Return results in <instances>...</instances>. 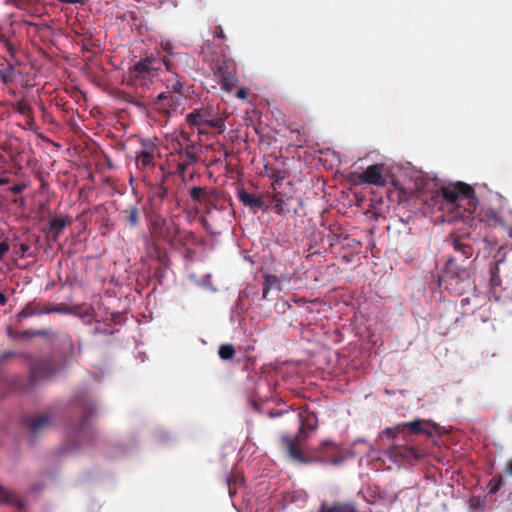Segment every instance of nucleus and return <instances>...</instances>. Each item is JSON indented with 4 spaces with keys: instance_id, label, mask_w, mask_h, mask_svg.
<instances>
[{
    "instance_id": "nucleus-32",
    "label": "nucleus",
    "mask_w": 512,
    "mask_h": 512,
    "mask_svg": "<svg viewBox=\"0 0 512 512\" xmlns=\"http://www.w3.org/2000/svg\"><path fill=\"white\" fill-rule=\"evenodd\" d=\"M318 512H357L354 507L351 506H345V505H333L330 507H327L325 505H322L320 510Z\"/></svg>"
},
{
    "instance_id": "nucleus-14",
    "label": "nucleus",
    "mask_w": 512,
    "mask_h": 512,
    "mask_svg": "<svg viewBox=\"0 0 512 512\" xmlns=\"http://www.w3.org/2000/svg\"><path fill=\"white\" fill-rule=\"evenodd\" d=\"M57 369V363L52 357H45L34 361V383L36 380L50 378L56 373Z\"/></svg>"
},
{
    "instance_id": "nucleus-39",
    "label": "nucleus",
    "mask_w": 512,
    "mask_h": 512,
    "mask_svg": "<svg viewBox=\"0 0 512 512\" xmlns=\"http://www.w3.org/2000/svg\"><path fill=\"white\" fill-rule=\"evenodd\" d=\"M503 473L506 475V476H509V477H512V458L509 459L506 463H505V466L503 468Z\"/></svg>"
},
{
    "instance_id": "nucleus-24",
    "label": "nucleus",
    "mask_w": 512,
    "mask_h": 512,
    "mask_svg": "<svg viewBox=\"0 0 512 512\" xmlns=\"http://www.w3.org/2000/svg\"><path fill=\"white\" fill-rule=\"evenodd\" d=\"M166 91L183 94V81L177 74L172 73V75L166 79Z\"/></svg>"
},
{
    "instance_id": "nucleus-36",
    "label": "nucleus",
    "mask_w": 512,
    "mask_h": 512,
    "mask_svg": "<svg viewBox=\"0 0 512 512\" xmlns=\"http://www.w3.org/2000/svg\"><path fill=\"white\" fill-rule=\"evenodd\" d=\"M155 250L157 253V260L159 261V263L163 266H166L168 264V255H167L166 251L160 250L157 247Z\"/></svg>"
},
{
    "instance_id": "nucleus-18",
    "label": "nucleus",
    "mask_w": 512,
    "mask_h": 512,
    "mask_svg": "<svg viewBox=\"0 0 512 512\" xmlns=\"http://www.w3.org/2000/svg\"><path fill=\"white\" fill-rule=\"evenodd\" d=\"M53 426V412L46 411L34 415V436L40 432L50 429Z\"/></svg>"
},
{
    "instance_id": "nucleus-15",
    "label": "nucleus",
    "mask_w": 512,
    "mask_h": 512,
    "mask_svg": "<svg viewBox=\"0 0 512 512\" xmlns=\"http://www.w3.org/2000/svg\"><path fill=\"white\" fill-rule=\"evenodd\" d=\"M156 147L152 143H144L143 149L136 156V165L140 170H145L155 166Z\"/></svg>"
},
{
    "instance_id": "nucleus-46",
    "label": "nucleus",
    "mask_w": 512,
    "mask_h": 512,
    "mask_svg": "<svg viewBox=\"0 0 512 512\" xmlns=\"http://www.w3.org/2000/svg\"><path fill=\"white\" fill-rule=\"evenodd\" d=\"M24 421V425L25 427L27 428L28 431H32V418L30 417H25L23 419Z\"/></svg>"
},
{
    "instance_id": "nucleus-9",
    "label": "nucleus",
    "mask_w": 512,
    "mask_h": 512,
    "mask_svg": "<svg viewBox=\"0 0 512 512\" xmlns=\"http://www.w3.org/2000/svg\"><path fill=\"white\" fill-rule=\"evenodd\" d=\"M312 457L308 460L310 462L316 461L321 463H329L339 465L345 460L343 449L330 440L322 441L318 448L312 450Z\"/></svg>"
},
{
    "instance_id": "nucleus-4",
    "label": "nucleus",
    "mask_w": 512,
    "mask_h": 512,
    "mask_svg": "<svg viewBox=\"0 0 512 512\" xmlns=\"http://www.w3.org/2000/svg\"><path fill=\"white\" fill-rule=\"evenodd\" d=\"M300 419V428L294 437L282 435L280 443L282 449L294 461L307 464L308 458L305 457L300 450V442L307 438L306 430L314 431L318 427V418L315 412L308 409V407H301L298 413Z\"/></svg>"
},
{
    "instance_id": "nucleus-45",
    "label": "nucleus",
    "mask_w": 512,
    "mask_h": 512,
    "mask_svg": "<svg viewBox=\"0 0 512 512\" xmlns=\"http://www.w3.org/2000/svg\"><path fill=\"white\" fill-rule=\"evenodd\" d=\"M236 480L233 478L228 479V489L230 496H233L236 493V490L232 487V484L235 483Z\"/></svg>"
},
{
    "instance_id": "nucleus-30",
    "label": "nucleus",
    "mask_w": 512,
    "mask_h": 512,
    "mask_svg": "<svg viewBox=\"0 0 512 512\" xmlns=\"http://www.w3.org/2000/svg\"><path fill=\"white\" fill-rule=\"evenodd\" d=\"M267 175L274 180L275 184H279L285 178V172L273 167L265 166Z\"/></svg>"
},
{
    "instance_id": "nucleus-26",
    "label": "nucleus",
    "mask_w": 512,
    "mask_h": 512,
    "mask_svg": "<svg viewBox=\"0 0 512 512\" xmlns=\"http://www.w3.org/2000/svg\"><path fill=\"white\" fill-rule=\"evenodd\" d=\"M128 225L133 228L139 224V211L136 206H130L123 211Z\"/></svg>"
},
{
    "instance_id": "nucleus-17",
    "label": "nucleus",
    "mask_w": 512,
    "mask_h": 512,
    "mask_svg": "<svg viewBox=\"0 0 512 512\" xmlns=\"http://www.w3.org/2000/svg\"><path fill=\"white\" fill-rule=\"evenodd\" d=\"M238 198L243 203V205L251 208V209H261L266 210L267 207L264 204V201L260 196L255 194L248 193L244 188L238 190Z\"/></svg>"
},
{
    "instance_id": "nucleus-25",
    "label": "nucleus",
    "mask_w": 512,
    "mask_h": 512,
    "mask_svg": "<svg viewBox=\"0 0 512 512\" xmlns=\"http://www.w3.org/2000/svg\"><path fill=\"white\" fill-rule=\"evenodd\" d=\"M8 335L11 337L15 342H21L22 340L31 341L32 339V333L29 329L20 331L17 328L14 329L12 327L8 328Z\"/></svg>"
},
{
    "instance_id": "nucleus-47",
    "label": "nucleus",
    "mask_w": 512,
    "mask_h": 512,
    "mask_svg": "<svg viewBox=\"0 0 512 512\" xmlns=\"http://www.w3.org/2000/svg\"><path fill=\"white\" fill-rule=\"evenodd\" d=\"M162 62L164 63V65L166 66V69L170 72H172V69H173V65L171 63V61L169 59H162Z\"/></svg>"
},
{
    "instance_id": "nucleus-31",
    "label": "nucleus",
    "mask_w": 512,
    "mask_h": 512,
    "mask_svg": "<svg viewBox=\"0 0 512 512\" xmlns=\"http://www.w3.org/2000/svg\"><path fill=\"white\" fill-rule=\"evenodd\" d=\"M219 357L223 360H230L235 355V349L231 344H223L218 350Z\"/></svg>"
},
{
    "instance_id": "nucleus-38",
    "label": "nucleus",
    "mask_w": 512,
    "mask_h": 512,
    "mask_svg": "<svg viewBox=\"0 0 512 512\" xmlns=\"http://www.w3.org/2000/svg\"><path fill=\"white\" fill-rule=\"evenodd\" d=\"M16 353L11 351H1L0 352V364L8 360L9 358L15 356Z\"/></svg>"
},
{
    "instance_id": "nucleus-1",
    "label": "nucleus",
    "mask_w": 512,
    "mask_h": 512,
    "mask_svg": "<svg viewBox=\"0 0 512 512\" xmlns=\"http://www.w3.org/2000/svg\"><path fill=\"white\" fill-rule=\"evenodd\" d=\"M477 202L474 189L463 182L441 187L430 199V205H439V209L447 210L462 220L471 216Z\"/></svg>"
},
{
    "instance_id": "nucleus-20",
    "label": "nucleus",
    "mask_w": 512,
    "mask_h": 512,
    "mask_svg": "<svg viewBox=\"0 0 512 512\" xmlns=\"http://www.w3.org/2000/svg\"><path fill=\"white\" fill-rule=\"evenodd\" d=\"M155 62V58L146 57L145 59L140 60L133 66L131 73L135 78H140L146 73H149L151 70L157 69L154 66Z\"/></svg>"
},
{
    "instance_id": "nucleus-16",
    "label": "nucleus",
    "mask_w": 512,
    "mask_h": 512,
    "mask_svg": "<svg viewBox=\"0 0 512 512\" xmlns=\"http://www.w3.org/2000/svg\"><path fill=\"white\" fill-rule=\"evenodd\" d=\"M451 244L454 248V253L449 258L459 257L458 264L463 265V262L473 256V247L470 244L463 242L459 237H454Z\"/></svg>"
},
{
    "instance_id": "nucleus-53",
    "label": "nucleus",
    "mask_w": 512,
    "mask_h": 512,
    "mask_svg": "<svg viewBox=\"0 0 512 512\" xmlns=\"http://www.w3.org/2000/svg\"><path fill=\"white\" fill-rule=\"evenodd\" d=\"M386 433H387L388 436H390L392 438L395 437V432H394L393 429H390V428L386 429Z\"/></svg>"
},
{
    "instance_id": "nucleus-34",
    "label": "nucleus",
    "mask_w": 512,
    "mask_h": 512,
    "mask_svg": "<svg viewBox=\"0 0 512 512\" xmlns=\"http://www.w3.org/2000/svg\"><path fill=\"white\" fill-rule=\"evenodd\" d=\"M484 217H485V220L490 224H500L501 223L500 216L498 215V213L496 211H494L492 209L485 211Z\"/></svg>"
},
{
    "instance_id": "nucleus-11",
    "label": "nucleus",
    "mask_w": 512,
    "mask_h": 512,
    "mask_svg": "<svg viewBox=\"0 0 512 512\" xmlns=\"http://www.w3.org/2000/svg\"><path fill=\"white\" fill-rule=\"evenodd\" d=\"M383 170V164H373L354 176L360 184L384 187L387 184V179L383 174Z\"/></svg>"
},
{
    "instance_id": "nucleus-19",
    "label": "nucleus",
    "mask_w": 512,
    "mask_h": 512,
    "mask_svg": "<svg viewBox=\"0 0 512 512\" xmlns=\"http://www.w3.org/2000/svg\"><path fill=\"white\" fill-rule=\"evenodd\" d=\"M0 502L15 506L19 510L24 507L23 500L14 491L2 486H0Z\"/></svg>"
},
{
    "instance_id": "nucleus-6",
    "label": "nucleus",
    "mask_w": 512,
    "mask_h": 512,
    "mask_svg": "<svg viewBox=\"0 0 512 512\" xmlns=\"http://www.w3.org/2000/svg\"><path fill=\"white\" fill-rule=\"evenodd\" d=\"M150 235L158 240L173 244L180 234V226L174 217H166L163 213H146Z\"/></svg>"
},
{
    "instance_id": "nucleus-5",
    "label": "nucleus",
    "mask_w": 512,
    "mask_h": 512,
    "mask_svg": "<svg viewBox=\"0 0 512 512\" xmlns=\"http://www.w3.org/2000/svg\"><path fill=\"white\" fill-rule=\"evenodd\" d=\"M459 257L448 258L442 275L438 277V286L454 296H462L474 289V281L466 266L458 264Z\"/></svg>"
},
{
    "instance_id": "nucleus-41",
    "label": "nucleus",
    "mask_w": 512,
    "mask_h": 512,
    "mask_svg": "<svg viewBox=\"0 0 512 512\" xmlns=\"http://www.w3.org/2000/svg\"><path fill=\"white\" fill-rule=\"evenodd\" d=\"M218 151L224 158H228L230 156V152L224 144H218Z\"/></svg>"
},
{
    "instance_id": "nucleus-52",
    "label": "nucleus",
    "mask_w": 512,
    "mask_h": 512,
    "mask_svg": "<svg viewBox=\"0 0 512 512\" xmlns=\"http://www.w3.org/2000/svg\"><path fill=\"white\" fill-rule=\"evenodd\" d=\"M46 334H47V333H46L45 331H43V330H39V331H34L33 336H34V337H35V336H44V335H46Z\"/></svg>"
},
{
    "instance_id": "nucleus-22",
    "label": "nucleus",
    "mask_w": 512,
    "mask_h": 512,
    "mask_svg": "<svg viewBox=\"0 0 512 512\" xmlns=\"http://www.w3.org/2000/svg\"><path fill=\"white\" fill-rule=\"evenodd\" d=\"M272 209L278 215H285L290 212L287 201H285L280 192L274 193L272 197Z\"/></svg>"
},
{
    "instance_id": "nucleus-12",
    "label": "nucleus",
    "mask_w": 512,
    "mask_h": 512,
    "mask_svg": "<svg viewBox=\"0 0 512 512\" xmlns=\"http://www.w3.org/2000/svg\"><path fill=\"white\" fill-rule=\"evenodd\" d=\"M184 101V94L168 91L159 93L153 101L154 108L161 113L169 114L175 111Z\"/></svg>"
},
{
    "instance_id": "nucleus-40",
    "label": "nucleus",
    "mask_w": 512,
    "mask_h": 512,
    "mask_svg": "<svg viewBox=\"0 0 512 512\" xmlns=\"http://www.w3.org/2000/svg\"><path fill=\"white\" fill-rule=\"evenodd\" d=\"M9 249H10V246L6 241H3L0 243V260L9 251Z\"/></svg>"
},
{
    "instance_id": "nucleus-21",
    "label": "nucleus",
    "mask_w": 512,
    "mask_h": 512,
    "mask_svg": "<svg viewBox=\"0 0 512 512\" xmlns=\"http://www.w3.org/2000/svg\"><path fill=\"white\" fill-rule=\"evenodd\" d=\"M282 290L281 279L276 275L266 274L264 275L262 298L267 299V296L271 290Z\"/></svg>"
},
{
    "instance_id": "nucleus-29",
    "label": "nucleus",
    "mask_w": 512,
    "mask_h": 512,
    "mask_svg": "<svg viewBox=\"0 0 512 512\" xmlns=\"http://www.w3.org/2000/svg\"><path fill=\"white\" fill-rule=\"evenodd\" d=\"M50 312H56V313H72V310L70 307H68L65 304H59L55 307H51L48 309H37L34 307V314H43V313H50Z\"/></svg>"
},
{
    "instance_id": "nucleus-51",
    "label": "nucleus",
    "mask_w": 512,
    "mask_h": 512,
    "mask_svg": "<svg viewBox=\"0 0 512 512\" xmlns=\"http://www.w3.org/2000/svg\"><path fill=\"white\" fill-rule=\"evenodd\" d=\"M268 415H269V417H270V418H274V417H277V416L282 415V412H273V411H270V412L268 413Z\"/></svg>"
},
{
    "instance_id": "nucleus-43",
    "label": "nucleus",
    "mask_w": 512,
    "mask_h": 512,
    "mask_svg": "<svg viewBox=\"0 0 512 512\" xmlns=\"http://www.w3.org/2000/svg\"><path fill=\"white\" fill-rule=\"evenodd\" d=\"M86 0H59L62 4H81L84 5Z\"/></svg>"
},
{
    "instance_id": "nucleus-55",
    "label": "nucleus",
    "mask_w": 512,
    "mask_h": 512,
    "mask_svg": "<svg viewBox=\"0 0 512 512\" xmlns=\"http://www.w3.org/2000/svg\"><path fill=\"white\" fill-rule=\"evenodd\" d=\"M468 303H469V298H463V299L461 300V304H462V306H464L465 304H468Z\"/></svg>"
},
{
    "instance_id": "nucleus-54",
    "label": "nucleus",
    "mask_w": 512,
    "mask_h": 512,
    "mask_svg": "<svg viewBox=\"0 0 512 512\" xmlns=\"http://www.w3.org/2000/svg\"><path fill=\"white\" fill-rule=\"evenodd\" d=\"M211 47V43L209 41L205 42L204 45H203V50L204 49H209Z\"/></svg>"
},
{
    "instance_id": "nucleus-49",
    "label": "nucleus",
    "mask_w": 512,
    "mask_h": 512,
    "mask_svg": "<svg viewBox=\"0 0 512 512\" xmlns=\"http://www.w3.org/2000/svg\"><path fill=\"white\" fill-rule=\"evenodd\" d=\"M7 301L6 295L0 292V305H4Z\"/></svg>"
},
{
    "instance_id": "nucleus-56",
    "label": "nucleus",
    "mask_w": 512,
    "mask_h": 512,
    "mask_svg": "<svg viewBox=\"0 0 512 512\" xmlns=\"http://www.w3.org/2000/svg\"><path fill=\"white\" fill-rule=\"evenodd\" d=\"M28 374H29V377L31 378L32 377V365L29 363V367H28Z\"/></svg>"
},
{
    "instance_id": "nucleus-35",
    "label": "nucleus",
    "mask_w": 512,
    "mask_h": 512,
    "mask_svg": "<svg viewBox=\"0 0 512 512\" xmlns=\"http://www.w3.org/2000/svg\"><path fill=\"white\" fill-rule=\"evenodd\" d=\"M18 110L22 114H27L26 124L29 128H32V117L29 115L30 108L26 104L19 103L18 104Z\"/></svg>"
},
{
    "instance_id": "nucleus-42",
    "label": "nucleus",
    "mask_w": 512,
    "mask_h": 512,
    "mask_svg": "<svg viewBox=\"0 0 512 512\" xmlns=\"http://www.w3.org/2000/svg\"><path fill=\"white\" fill-rule=\"evenodd\" d=\"M214 37L224 39L225 34L221 26H217L214 31Z\"/></svg>"
},
{
    "instance_id": "nucleus-50",
    "label": "nucleus",
    "mask_w": 512,
    "mask_h": 512,
    "mask_svg": "<svg viewBox=\"0 0 512 512\" xmlns=\"http://www.w3.org/2000/svg\"><path fill=\"white\" fill-rule=\"evenodd\" d=\"M180 137L183 141L188 142L189 141V135L186 132H181Z\"/></svg>"
},
{
    "instance_id": "nucleus-28",
    "label": "nucleus",
    "mask_w": 512,
    "mask_h": 512,
    "mask_svg": "<svg viewBox=\"0 0 512 512\" xmlns=\"http://www.w3.org/2000/svg\"><path fill=\"white\" fill-rule=\"evenodd\" d=\"M403 427H407L413 434H431L428 430L423 428V421L420 419L406 422L403 424Z\"/></svg>"
},
{
    "instance_id": "nucleus-33",
    "label": "nucleus",
    "mask_w": 512,
    "mask_h": 512,
    "mask_svg": "<svg viewBox=\"0 0 512 512\" xmlns=\"http://www.w3.org/2000/svg\"><path fill=\"white\" fill-rule=\"evenodd\" d=\"M14 254L19 257L29 256L30 245L25 242H20L14 245Z\"/></svg>"
},
{
    "instance_id": "nucleus-10",
    "label": "nucleus",
    "mask_w": 512,
    "mask_h": 512,
    "mask_svg": "<svg viewBox=\"0 0 512 512\" xmlns=\"http://www.w3.org/2000/svg\"><path fill=\"white\" fill-rule=\"evenodd\" d=\"M169 177V173H163L159 182L151 184L148 195L149 207L146 213H162L164 202L169 197V187L167 185Z\"/></svg>"
},
{
    "instance_id": "nucleus-23",
    "label": "nucleus",
    "mask_w": 512,
    "mask_h": 512,
    "mask_svg": "<svg viewBox=\"0 0 512 512\" xmlns=\"http://www.w3.org/2000/svg\"><path fill=\"white\" fill-rule=\"evenodd\" d=\"M190 197L193 201L200 204L208 205L211 197L206 188L195 186L190 190Z\"/></svg>"
},
{
    "instance_id": "nucleus-3",
    "label": "nucleus",
    "mask_w": 512,
    "mask_h": 512,
    "mask_svg": "<svg viewBox=\"0 0 512 512\" xmlns=\"http://www.w3.org/2000/svg\"><path fill=\"white\" fill-rule=\"evenodd\" d=\"M37 179L40 182V189L37 193V212L41 220L47 219V222L39 229L47 241L57 242L66 227L67 219L52 215L50 202L53 193L50 191L48 184L44 182L42 176H38Z\"/></svg>"
},
{
    "instance_id": "nucleus-13",
    "label": "nucleus",
    "mask_w": 512,
    "mask_h": 512,
    "mask_svg": "<svg viewBox=\"0 0 512 512\" xmlns=\"http://www.w3.org/2000/svg\"><path fill=\"white\" fill-rule=\"evenodd\" d=\"M195 149V144L183 146L181 142H178V147H175V151L179 158L177 163V172L179 175L184 176L187 168L198 161Z\"/></svg>"
},
{
    "instance_id": "nucleus-7",
    "label": "nucleus",
    "mask_w": 512,
    "mask_h": 512,
    "mask_svg": "<svg viewBox=\"0 0 512 512\" xmlns=\"http://www.w3.org/2000/svg\"><path fill=\"white\" fill-rule=\"evenodd\" d=\"M186 121L191 126H195L200 134L206 133L202 126H209L219 130L222 133L225 129L224 118L220 117L212 106L194 109L186 115Z\"/></svg>"
},
{
    "instance_id": "nucleus-8",
    "label": "nucleus",
    "mask_w": 512,
    "mask_h": 512,
    "mask_svg": "<svg viewBox=\"0 0 512 512\" xmlns=\"http://www.w3.org/2000/svg\"><path fill=\"white\" fill-rule=\"evenodd\" d=\"M211 69L219 80L222 90L227 92L232 91L237 84L235 61L222 53L213 61Z\"/></svg>"
},
{
    "instance_id": "nucleus-37",
    "label": "nucleus",
    "mask_w": 512,
    "mask_h": 512,
    "mask_svg": "<svg viewBox=\"0 0 512 512\" xmlns=\"http://www.w3.org/2000/svg\"><path fill=\"white\" fill-rule=\"evenodd\" d=\"M30 303L18 314V322L20 323L24 318H28L32 315V309Z\"/></svg>"
},
{
    "instance_id": "nucleus-27",
    "label": "nucleus",
    "mask_w": 512,
    "mask_h": 512,
    "mask_svg": "<svg viewBox=\"0 0 512 512\" xmlns=\"http://www.w3.org/2000/svg\"><path fill=\"white\" fill-rule=\"evenodd\" d=\"M505 485V480L502 474H496L489 481L487 488L490 494H496Z\"/></svg>"
},
{
    "instance_id": "nucleus-48",
    "label": "nucleus",
    "mask_w": 512,
    "mask_h": 512,
    "mask_svg": "<svg viewBox=\"0 0 512 512\" xmlns=\"http://www.w3.org/2000/svg\"><path fill=\"white\" fill-rule=\"evenodd\" d=\"M195 239V234L191 231L185 232V240L193 241Z\"/></svg>"
},
{
    "instance_id": "nucleus-2",
    "label": "nucleus",
    "mask_w": 512,
    "mask_h": 512,
    "mask_svg": "<svg viewBox=\"0 0 512 512\" xmlns=\"http://www.w3.org/2000/svg\"><path fill=\"white\" fill-rule=\"evenodd\" d=\"M72 405L79 410L81 418L77 424H68V441L63 447V453H72L80 449L83 442L90 443L95 436V429L91 426L90 420L96 411L93 399L86 393L74 397Z\"/></svg>"
},
{
    "instance_id": "nucleus-44",
    "label": "nucleus",
    "mask_w": 512,
    "mask_h": 512,
    "mask_svg": "<svg viewBox=\"0 0 512 512\" xmlns=\"http://www.w3.org/2000/svg\"><path fill=\"white\" fill-rule=\"evenodd\" d=\"M236 96L239 98V99H246L247 96H248V92L246 89L244 88H241L237 91L236 93Z\"/></svg>"
}]
</instances>
